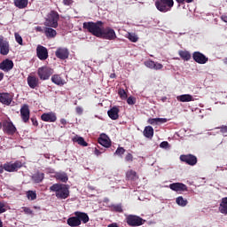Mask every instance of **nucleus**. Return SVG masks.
Instances as JSON below:
<instances>
[{
    "label": "nucleus",
    "instance_id": "1",
    "mask_svg": "<svg viewBox=\"0 0 227 227\" xmlns=\"http://www.w3.org/2000/svg\"><path fill=\"white\" fill-rule=\"evenodd\" d=\"M83 29H87L90 35L104 40H116V32L110 27H104L102 21H89L83 23Z\"/></svg>",
    "mask_w": 227,
    "mask_h": 227
},
{
    "label": "nucleus",
    "instance_id": "2",
    "mask_svg": "<svg viewBox=\"0 0 227 227\" xmlns=\"http://www.w3.org/2000/svg\"><path fill=\"white\" fill-rule=\"evenodd\" d=\"M87 223H90V216L87 213L81 211L74 212V216L67 220V223L70 227H79L82 223L86 224Z\"/></svg>",
    "mask_w": 227,
    "mask_h": 227
},
{
    "label": "nucleus",
    "instance_id": "3",
    "mask_svg": "<svg viewBox=\"0 0 227 227\" xmlns=\"http://www.w3.org/2000/svg\"><path fill=\"white\" fill-rule=\"evenodd\" d=\"M51 192H55L56 198L58 200H67L70 196V190L65 184H54L50 187Z\"/></svg>",
    "mask_w": 227,
    "mask_h": 227
},
{
    "label": "nucleus",
    "instance_id": "4",
    "mask_svg": "<svg viewBox=\"0 0 227 227\" xmlns=\"http://www.w3.org/2000/svg\"><path fill=\"white\" fill-rule=\"evenodd\" d=\"M58 22H59V13L56 11H51L45 19L44 26L56 29L59 26Z\"/></svg>",
    "mask_w": 227,
    "mask_h": 227
},
{
    "label": "nucleus",
    "instance_id": "5",
    "mask_svg": "<svg viewBox=\"0 0 227 227\" xmlns=\"http://www.w3.org/2000/svg\"><path fill=\"white\" fill-rule=\"evenodd\" d=\"M155 6L158 12H160L161 13H167V12H171V8L175 6V1L157 0L155 2Z\"/></svg>",
    "mask_w": 227,
    "mask_h": 227
},
{
    "label": "nucleus",
    "instance_id": "6",
    "mask_svg": "<svg viewBox=\"0 0 227 227\" xmlns=\"http://www.w3.org/2000/svg\"><path fill=\"white\" fill-rule=\"evenodd\" d=\"M125 222L127 223L128 226L137 227L143 226V224L146 223V220L136 215H128L125 218Z\"/></svg>",
    "mask_w": 227,
    "mask_h": 227
},
{
    "label": "nucleus",
    "instance_id": "7",
    "mask_svg": "<svg viewBox=\"0 0 227 227\" xmlns=\"http://www.w3.org/2000/svg\"><path fill=\"white\" fill-rule=\"evenodd\" d=\"M52 74L53 70L51 67H42L37 69V75L41 81H48Z\"/></svg>",
    "mask_w": 227,
    "mask_h": 227
},
{
    "label": "nucleus",
    "instance_id": "8",
    "mask_svg": "<svg viewBox=\"0 0 227 227\" xmlns=\"http://www.w3.org/2000/svg\"><path fill=\"white\" fill-rule=\"evenodd\" d=\"M10 53V42H8L7 38L0 35V54L2 56H8Z\"/></svg>",
    "mask_w": 227,
    "mask_h": 227
},
{
    "label": "nucleus",
    "instance_id": "9",
    "mask_svg": "<svg viewBox=\"0 0 227 227\" xmlns=\"http://www.w3.org/2000/svg\"><path fill=\"white\" fill-rule=\"evenodd\" d=\"M3 131L4 134H7V136H13L17 132V128L11 121H6L3 124Z\"/></svg>",
    "mask_w": 227,
    "mask_h": 227
},
{
    "label": "nucleus",
    "instance_id": "10",
    "mask_svg": "<svg viewBox=\"0 0 227 227\" xmlns=\"http://www.w3.org/2000/svg\"><path fill=\"white\" fill-rule=\"evenodd\" d=\"M180 160L185 162L188 166H196L198 164V157L193 154H182L180 156Z\"/></svg>",
    "mask_w": 227,
    "mask_h": 227
},
{
    "label": "nucleus",
    "instance_id": "11",
    "mask_svg": "<svg viewBox=\"0 0 227 227\" xmlns=\"http://www.w3.org/2000/svg\"><path fill=\"white\" fill-rule=\"evenodd\" d=\"M22 168V161L16 160L14 163H5L4 164V171H8V173H13L15 171H19Z\"/></svg>",
    "mask_w": 227,
    "mask_h": 227
},
{
    "label": "nucleus",
    "instance_id": "12",
    "mask_svg": "<svg viewBox=\"0 0 227 227\" xmlns=\"http://www.w3.org/2000/svg\"><path fill=\"white\" fill-rule=\"evenodd\" d=\"M36 56L41 61H45L49 58V51L39 44L36 47Z\"/></svg>",
    "mask_w": 227,
    "mask_h": 227
},
{
    "label": "nucleus",
    "instance_id": "13",
    "mask_svg": "<svg viewBox=\"0 0 227 227\" xmlns=\"http://www.w3.org/2000/svg\"><path fill=\"white\" fill-rule=\"evenodd\" d=\"M27 82L31 90H36L40 87V79L33 74L27 76Z\"/></svg>",
    "mask_w": 227,
    "mask_h": 227
},
{
    "label": "nucleus",
    "instance_id": "14",
    "mask_svg": "<svg viewBox=\"0 0 227 227\" xmlns=\"http://www.w3.org/2000/svg\"><path fill=\"white\" fill-rule=\"evenodd\" d=\"M55 56L59 59H68V57L70 56V51L67 48L59 47L55 51Z\"/></svg>",
    "mask_w": 227,
    "mask_h": 227
},
{
    "label": "nucleus",
    "instance_id": "15",
    "mask_svg": "<svg viewBox=\"0 0 227 227\" xmlns=\"http://www.w3.org/2000/svg\"><path fill=\"white\" fill-rule=\"evenodd\" d=\"M192 58L196 63H199V65H205L208 62V59L207 58V56L200 51L193 52Z\"/></svg>",
    "mask_w": 227,
    "mask_h": 227
},
{
    "label": "nucleus",
    "instance_id": "16",
    "mask_svg": "<svg viewBox=\"0 0 227 227\" xmlns=\"http://www.w3.org/2000/svg\"><path fill=\"white\" fill-rule=\"evenodd\" d=\"M13 60L10 59H5L0 63V70H3V72H10L11 70H13Z\"/></svg>",
    "mask_w": 227,
    "mask_h": 227
},
{
    "label": "nucleus",
    "instance_id": "17",
    "mask_svg": "<svg viewBox=\"0 0 227 227\" xmlns=\"http://www.w3.org/2000/svg\"><path fill=\"white\" fill-rule=\"evenodd\" d=\"M29 106L27 105H23L20 108V117L24 123H27L29 121Z\"/></svg>",
    "mask_w": 227,
    "mask_h": 227
},
{
    "label": "nucleus",
    "instance_id": "18",
    "mask_svg": "<svg viewBox=\"0 0 227 227\" xmlns=\"http://www.w3.org/2000/svg\"><path fill=\"white\" fill-rule=\"evenodd\" d=\"M169 189L175 192H184V191H187V185L184 183H173L169 184Z\"/></svg>",
    "mask_w": 227,
    "mask_h": 227
},
{
    "label": "nucleus",
    "instance_id": "19",
    "mask_svg": "<svg viewBox=\"0 0 227 227\" xmlns=\"http://www.w3.org/2000/svg\"><path fill=\"white\" fill-rule=\"evenodd\" d=\"M144 65L151 70H162V68H164V66L162 64L155 62L153 60H146L144 62Z\"/></svg>",
    "mask_w": 227,
    "mask_h": 227
},
{
    "label": "nucleus",
    "instance_id": "20",
    "mask_svg": "<svg viewBox=\"0 0 227 227\" xmlns=\"http://www.w3.org/2000/svg\"><path fill=\"white\" fill-rule=\"evenodd\" d=\"M41 120L43 121H47L49 123H54V121H56V120H58V117L56 116V114L52 112L50 113H44L41 115Z\"/></svg>",
    "mask_w": 227,
    "mask_h": 227
},
{
    "label": "nucleus",
    "instance_id": "21",
    "mask_svg": "<svg viewBox=\"0 0 227 227\" xmlns=\"http://www.w3.org/2000/svg\"><path fill=\"white\" fill-rule=\"evenodd\" d=\"M12 100L13 98H12V95H10V93H0L1 104H4V106H10Z\"/></svg>",
    "mask_w": 227,
    "mask_h": 227
},
{
    "label": "nucleus",
    "instance_id": "22",
    "mask_svg": "<svg viewBox=\"0 0 227 227\" xmlns=\"http://www.w3.org/2000/svg\"><path fill=\"white\" fill-rule=\"evenodd\" d=\"M107 114L111 120H118L120 118V108L118 106H113L108 110Z\"/></svg>",
    "mask_w": 227,
    "mask_h": 227
},
{
    "label": "nucleus",
    "instance_id": "23",
    "mask_svg": "<svg viewBox=\"0 0 227 227\" xmlns=\"http://www.w3.org/2000/svg\"><path fill=\"white\" fill-rule=\"evenodd\" d=\"M98 143L105 148H109V146H111V140H109V137H107L106 134L99 137Z\"/></svg>",
    "mask_w": 227,
    "mask_h": 227
},
{
    "label": "nucleus",
    "instance_id": "24",
    "mask_svg": "<svg viewBox=\"0 0 227 227\" xmlns=\"http://www.w3.org/2000/svg\"><path fill=\"white\" fill-rule=\"evenodd\" d=\"M51 82L57 84V86H65L67 84V82L59 74H53L51 76Z\"/></svg>",
    "mask_w": 227,
    "mask_h": 227
},
{
    "label": "nucleus",
    "instance_id": "25",
    "mask_svg": "<svg viewBox=\"0 0 227 227\" xmlns=\"http://www.w3.org/2000/svg\"><path fill=\"white\" fill-rule=\"evenodd\" d=\"M44 35L46 38H56L58 32L51 27H45Z\"/></svg>",
    "mask_w": 227,
    "mask_h": 227
},
{
    "label": "nucleus",
    "instance_id": "26",
    "mask_svg": "<svg viewBox=\"0 0 227 227\" xmlns=\"http://www.w3.org/2000/svg\"><path fill=\"white\" fill-rule=\"evenodd\" d=\"M14 6L19 8V10H24L27 8V4H29V0H14Z\"/></svg>",
    "mask_w": 227,
    "mask_h": 227
},
{
    "label": "nucleus",
    "instance_id": "27",
    "mask_svg": "<svg viewBox=\"0 0 227 227\" xmlns=\"http://www.w3.org/2000/svg\"><path fill=\"white\" fill-rule=\"evenodd\" d=\"M126 178L128 180H131V182H136V180L139 179V176H137V172L132 169H129L126 173Z\"/></svg>",
    "mask_w": 227,
    "mask_h": 227
},
{
    "label": "nucleus",
    "instance_id": "28",
    "mask_svg": "<svg viewBox=\"0 0 227 227\" xmlns=\"http://www.w3.org/2000/svg\"><path fill=\"white\" fill-rule=\"evenodd\" d=\"M176 100H178V102H192L194 101V98H192V95L191 94H183L177 96Z\"/></svg>",
    "mask_w": 227,
    "mask_h": 227
},
{
    "label": "nucleus",
    "instance_id": "29",
    "mask_svg": "<svg viewBox=\"0 0 227 227\" xmlns=\"http://www.w3.org/2000/svg\"><path fill=\"white\" fill-rule=\"evenodd\" d=\"M219 212L227 215V197L222 199L219 206Z\"/></svg>",
    "mask_w": 227,
    "mask_h": 227
},
{
    "label": "nucleus",
    "instance_id": "30",
    "mask_svg": "<svg viewBox=\"0 0 227 227\" xmlns=\"http://www.w3.org/2000/svg\"><path fill=\"white\" fill-rule=\"evenodd\" d=\"M43 178H45V174L42 172H37L32 176V179L35 184H42V182H43Z\"/></svg>",
    "mask_w": 227,
    "mask_h": 227
},
{
    "label": "nucleus",
    "instance_id": "31",
    "mask_svg": "<svg viewBox=\"0 0 227 227\" xmlns=\"http://www.w3.org/2000/svg\"><path fill=\"white\" fill-rule=\"evenodd\" d=\"M144 136L147 137V139H152V137H153V127L146 126L144 129Z\"/></svg>",
    "mask_w": 227,
    "mask_h": 227
},
{
    "label": "nucleus",
    "instance_id": "32",
    "mask_svg": "<svg viewBox=\"0 0 227 227\" xmlns=\"http://www.w3.org/2000/svg\"><path fill=\"white\" fill-rule=\"evenodd\" d=\"M55 178L57 180H60V182H63L64 184H67L68 182V176L65 172H59L55 175Z\"/></svg>",
    "mask_w": 227,
    "mask_h": 227
},
{
    "label": "nucleus",
    "instance_id": "33",
    "mask_svg": "<svg viewBox=\"0 0 227 227\" xmlns=\"http://www.w3.org/2000/svg\"><path fill=\"white\" fill-rule=\"evenodd\" d=\"M73 142L79 144L80 146H88V143L85 142L82 137L75 136L74 137H73Z\"/></svg>",
    "mask_w": 227,
    "mask_h": 227
},
{
    "label": "nucleus",
    "instance_id": "34",
    "mask_svg": "<svg viewBox=\"0 0 227 227\" xmlns=\"http://www.w3.org/2000/svg\"><path fill=\"white\" fill-rule=\"evenodd\" d=\"M178 54L184 61H189L191 59V53L188 51H179Z\"/></svg>",
    "mask_w": 227,
    "mask_h": 227
},
{
    "label": "nucleus",
    "instance_id": "35",
    "mask_svg": "<svg viewBox=\"0 0 227 227\" xmlns=\"http://www.w3.org/2000/svg\"><path fill=\"white\" fill-rule=\"evenodd\" d=\"M176 203L179 206V207H187V203H189L187 201L186 199H184V197L179 196L176 199Z\"/></svg>",
    "mask_w": 227,
    "mask_h": 227
},
{
    "label": "nucleus",
    "instance_id": "36",
    "mask_svg": "<svg viewBox=\"0 0 227 227\" xmlns=\"http://www.w3.org/2000/svg\"><path fill=\"white\" fill-rule=\"evenodd\" d=\"M127 38L133 43H136L139 40V37L135 33H128Z\"/></svg>",
    "mask_w": 227,
    "mask_h": 227
},
{
    "label": "nucleus",
    "instance_id": "37",
    "mask_svg": "<svg viewBox=\"0 0 227 227\" xmlns=\"http://www.w3.org/2000/svg\"><path fill=\"white\" fill-rule=\"evenodd\" d=\"M27 200H31V201H35V200H36V192L31 190L27 191Z\"/></svg>",
    "mask_w": 227,
    "mask_h": 227
},
{
    "label": "nucleus",
    "instance_id": "38",
    "mask_svg": "<svg viewBox=\"0 0 227 227\" xmlns=\"http://www.w3.org/2000/svg\"><path fill=\"white\" fill-rule=\"evenodd\" d=\"M14 36H15V41L17 42V43H19V45H24L22 36L19 33H15Z\"/></svg>",
    "mask_w": 227,
    "mask_h": 227
},
{
    "label": "nucleus",
    "instance_id": "39",
    "mask_svg": "<svg viewBox=\"0 0 227 227\" xmlns=\"http://www.w3.org/2000/svg\"><path fill=\"white\" fill-rule=\"evenodd\" d=\"M123 153H125V148H123V147H119L115 151V155H119V157H121V155H123Z\"/></svg>",
    "mask_w": 227,
    "mask_h": 227
},
{
    "label": "nucleus",
    "instance_id": "40",
    "mask_svg": "<svg viewBox=\"0 0 227 227\" xmlns=\"http://www.w3.org/2000/svg\"><path fill=\"white\" fill-rule=\"evenodd\" d=\"M113 208H114V210L115 212H119V213L123 212V207H121V204L114 205V206L113 207Z\"/></svg>",
    "mask_w": 227,
    "mask_h": 227
},
{
    "label": "nucleus",
    "instance_id": "41",
    "mask_svg": "<svg viewBox=\"0 0 227 227\" xmlns=\"http://www.w3.org/2000/svg\"><path fill=\"white\" fill-rule=\"evenodd\" d=\"M118 93L121 98H127V92L125 91V90L120 89Z\"/></svg>",
    "mask_w": 227,
    "mask_h": 227
},
{
    "label": "nucleus",
    "instance_id": "42",
    "mask_svg": "<svg viewBox=\"0 0 227 227\" xmlns=\"http://www.w3.org/2000/svg\"><path fill=\"white\" fill-rule=\"evenodd\" d=\"M127 104H129V106H134V104H136V98L133 97H129L127 98Z\"/></svg>",
    "mask_w": 227,
    "mask_h": 227
},
{
    "label": "nucleus",
    "instance_id": "43",
    "mask_svg": "<svg viewBox=\"0 0 227 227\" xmlns=\"http://www.w3.org/2000/svg\"><path fill=\"white\" fill-rule=\"evenodd\" d=\"M125 160L127 162H132V160H134V156L132 155V153H128L125 157Z\"/></svg>",
    "mask_w": 227,
    "mask_h": 227
},
{
    "label": "nucleus",
    "instance_id": "44",
    "mask_svg": "<svg viewBox=\"0 0 227 227\" xmlns=\"http://www.w3.org/2000/svg\"><path fill=\"white\" fill-rule=\"evenodd\" d=\"M23 211L25 214H27L28 215H33V210L29 207H23Z\"/></svg>",
    "mask_w": 227,
    "mask_h": 227
},
{
    "label": "nucleus",
    "instance_id": "45",
    "mask_svg": "<svg viewBox=\"0 0 227 227\" xmlns=\"http://www.w3.org/2000/svg\"><path fill=\"white\" fill-rule=\"evenodd\" d=\"M160 148H169V143L168 141H163L160 145Z\"/></svg>",
    "mask_w": 227,
    "mask_h": 227
},
{
    "label": "nucleus",
    "instance_id": "46",
    "mask_svg": "<svg viewBox=\"0 0 227 227\" xmlns=\"http://www.w3.org/2000/svg\"><path fill=\"white\" fill-rule=\"evenodd\" d=\"M4 207H6L4 203L0 202V214H4V212H6V208H4Z\"/></svg>",
    "mask_w": 227,
    "mask_h": 227
},
{
    "label": "nucleus",
    "instance_id": "47",
    "mask_svg": "<svg viewBox=\"0 0 227 227\" xmlns=\"http://www.w3.org/2000/svg\"><path fill=\"white\" fill-rule=\"evenodd\" d=\"M148 123H150V125H155V124L159 123V121L157 120V118L149 119Z\"/></svg>",
    "mask_w": 227,
    "mask_h": 227
},
{
    "label": "nucleus",
    "instance_id": "48",
    "mask_svg": "<svg viewBox=\"0 0 227 227\" xmlns=\"http://www.w3.org/2000/svg\"><path fill=\"white\" fill-rule=\"evenodd\" d=\"M74 3V0H63V4L65 6H70Z\"/></svg>",
    "mask_w": 227,
    "mask_h": 227
},
{
    "label": "nucleus",
    "instance_id": "49",
    "mask_svg": "<svg viewBox=\"0 0 227 227\" xmlns=\"http://www.w3.org/2000/svg\"><path fill=\"white\" fill-rule=\"evenodd\" d=\"M158 123H168L167 118H157Z\"/></svg>",
    "mask_w": 227,
    "mask_h": 227
},
{
    "label": "nucleus",
    "instance_id": "50",
    "mask_svg": "<svg viewBox=\"0 0 227 227\" xmlns=\"http://www.w3.org/2000/svg\"><path fill=\"white\" fill-rule=\"evenodd\" d=\"M31 121L34 127H38V121L36 120V118H31Z\"/></svg>",
    "mask_w": 227,
    "mask_h": 227
},
{
    "label": "nucleus",
    "instance_id": "51",
    "mask_svg": "<svg viewBox=\"0 0 227 227\" xmlns=\"http://www.w3.org/2000/svg\"><path fill=\"white\" fill-rule=\"evenodd\" d=\"M220 132H222V134H226V132H227V126H222L220 128Z\"/></svg>",
    "mask_w": 227,
    "mask_h": 227
},
{
    "label": "nucleus",
    "instance_id": "52",
    "mask_svg": "<svg viewBox=\"0 0 227 227\" xmlns=\"http://www.w3.org/2000/svg\"><path fill=\"white\" fill-rule=\"evenodd\" d=\"M103 153H104V151L101 152L100 150H98L97 148H95V150H94V153H95V155H97V157H98V155H101Z\"/></svg>",
    "mask_w": 227,
    "mask_h": 227
},
{
    "label": "nucleus",
    "instance_id": "53",
    "mask_svg": "<svg viewBox=\"0 0 227 227\" xmlns=\"http://www.w3.org/2000/svg\"><path fill=\"white\" fill-rule=\"evenodd\" d=\"M75 111H76L77 114H82V108L81 106H77L75 108Z\"/></svg>",
    "mask_w": 227,
    "mask_h": 227
},
{
    "label": "nucleus",
    "instance_id": "54",
    "mask_svg": "<svg viewBox=\"0 0 227 227\" xmlns=\"http://www.w3.org/2000/svg\"><path fill=\"white\" fill-rule=\"evenodd\" d=\"M35 31H37V33H43V28H42V27H36Z\"/></svg>",
    "mask_w": 227,
    "mask_h": 227
},
{
    "label": "nucleus",
    "instance_id": "55",
    "mask_svg": "<svg viewBox=\"0 0 227 227\" xmlns=\"http://www.w3.org/2000/svg\"><path fill=\"white\" fill-rule=\"evenodd\" d=\"M178 4H185V0H176Z\"/></svg>",
    "mask_w": 227,
    "mask_h": 227
},
{
    "label": "nucleus",
    "instance_id": "56",
    "mask_svg": "<svg viewBox=\"0 0 227 227\" xmlns=\"http://www.w3.org/2000/svg\"><path fill=\"white\" fill-rule=\"evenodd\" d=\"M4 173V166L1 165L0 166V175H3Z\"/></svg>",
    "mask_w": 227,
    "mask_h": 227
},
{
    "label": "nucleus",
    "instance_id": "57",
    "mask_svg": "<svg viewBox=\"0 0 227 227\" xmlns=\"http://www.w3.org/2000/svg\"><path fill=\"white\" fill-rule=\"evenodd\" d=\"M60 123L62 125H67V120L66 119H60Z\"/></svg>",
    "mask_w": 227,
    "mask_h": 227
},
{
    "label": "nucleus",
    "instance_id": "58",
    "mask_svg": "<svg viewBox=\"0 0 227 227\" xmlns=\"http://www.w3.org/2000/svg\"><path fill=\"white\" fill-rule=\"evenodd\" d=\"M110 79H116V74L112 73V74H110Z\"/></svg>",
    "mask_w": 227,
    "mask_h": 227
},
{
    "label": "nucleus",
    "instance_id": "59",
    "mask_svg": "<svg viewBox=\"0 0 227 227\" xmlns=\"http://www.w3.org/2000/svg\"><path fill=\"white\" fill-rule=\"evenodd\" d=\"M107 227H120L117 223H111Z\"/></svg>",
    "mask_w": 227,
    "mask_h": 227
},
{
    "label": "nucleus",
    "instance_id": "60",
    "mask_svg": "<svg viewBox=\"0 0 227 227\" xmlns=\"http://www.w3.org/2000/svg\"><path fill=\"white\" fill-rule=\"evenodd\" d=\"M43 157H45V159H51V154L45 153L43 154Z\"/></svg>",
    "mask_w": 227,
    "mask_h": 227
},
{
    "label": "nucleus",
    "instance_id": "61",
    "mask_svg": "<svg viewBox=\"0 0 227 227\" xmlns=\"http://www.w3.org/2000/svg\"><path fill=\"white\" fill-rule=\"evenodd\" d=\"M4 78V73H0V81H3Z\"/></svg>",
    "mask_w": 227,
    "mask_h": 227
},
{
    "label": "nucleus",
    "instance_id": "62",
    "mask_svg": "<svg viewBox=\"0 0 227 227\" xmlns=\"http://www.w3.org/2000/svg\"><path fill=\"white\" fill-rule=\"evenodd\" d=\"M184 1H185V3H187V4L194 3V0H184Z\"/></svg>",
    "mask_w": 227,
    "mask_h": 227
},
{
    "label": "nucleus",
    "instance_id": "63",
    "mask_svg": "<svg viewBox=\"0 0 227 227\" xmlns=\"http://www.w3.org/2000/svg\"><path fill=\"white\" fill-rule=\"evenodd\" d=\"M0 227H3V221L0 219Z\"/></svg>",
    "mask_w": 227,
    "mask_h": 227
},
{
    "label": "nucleus",
    "instance_id": "64",
    "mask_svg": "<svg viewBox=\"0 0 227 227\" xmlns=\"http://www.w3.org/2000/svg\"><path fill=\"white\" fill-rule=\"evenodd\" d=\"M3 129V125L0 123V129Z\"/></svg>",
    "mask_w": 227,
    "mask_h": 227
}]
</instances>
